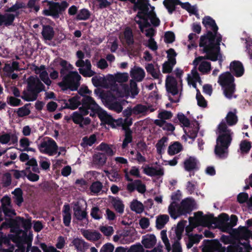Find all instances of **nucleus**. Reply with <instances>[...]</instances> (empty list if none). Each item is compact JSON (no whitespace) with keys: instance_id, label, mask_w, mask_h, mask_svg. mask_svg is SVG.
<instances>
[{"instance_id":"obj_1","label":"nucleus","mask_w":252,"mask_h":252,"mask_svg":"<svg viewBox=\"0 0 252 252\" xmlns=\"http://www.w3.org/2000/svg\"><path fill=\"white\" fill-rule=\"evenodd\" d=\"M81 102L82 106L79 107V110L83 115H89L91 117H94L97 115L101 121L108 123H112L114 127L116 126H121L122 129L125 130V137L122 145L123 148H125L126 147V119H119L112 122L111 117L102 110L94 99L89 96H84L81 99Z\"/></svg>"},{"instance_id":"obj_2","label":"nucleus","mask_w":252,"mask_h":252,"mask_svg":"<svg viewBox=\"0 0 252 252\" xmlns=\"http://www.w3.org/2000/svg\"><path fill=\"white\" fill-rule=\"evenodd\" d=\"M133 4V10L137 11L134 19L149 20L154 27H158L160 21L155 12V7L149 3V0H127Z\"/></svg>"},{"instance_id":"obj_3","label":"nucleus","mask_w":252,"mask_h":252,"mask_svg":"<svg viewBox=\"0 0 252 252\" xmlns=\"http://www.w3.org/2000/svg\"><path fill=\"white\" fill-rule=\"evenodd\" d=\"M27 92H24L21 97L27 101H32L36 100L38 94L45 91V86L41 81L36 77L30 76L27 79Z\"/></svg>"},{"instance_id":"obj_4","label":"nucleus","mask_w":252,"mask_h":252,"mask_svg":"<svg viewBox=\"0 0 252 252\" xmlns=\"http://www.w3.org/2000/svg\"><path fill=\"white\" fill-rule=\"evenodd\" d=\"M193 210V202L188 198L182 200L180 204L176 201H172L168 207V212L173 219L182 215L190 214Z\"/></svg>"},{"instance_id":"obj_5","label":"nucleus","mask_w":252,"mask_h":252,"mask_svg":"<svg viewBox=\"0 0 252 252\" xmlns=\"http://www.w3.org/2000/svg\"><path fill=\"white\" fill-rule=\"evenodd\" d=\"M233 134V133L220 134L217 137L214 152L220 158L224 159L227 158L228 148L232 140Z\"/></svg>"},{"instance_id":"obj_6","label":"nucleus","mask_w":252,"mask_h":252,"mask_svg":"<svg viewBox=\"0 0 252 252\" xmlns=\"http://www.w3.org/2000/svg\"><path fill=\"white\" fill-rule=\"evenodd\" d=\"M234 80V77L229 71H226L219 77L218 83L221 86L224 95L228 99L232 98L235 91Z\"/></svg>"},{"instance_id":"obj_7","label":"nucleus","mask_w":252,"mask_h":252,"mask_svg":"<svg viewBox=\"0 0 252 252\" xmlns=\"http://www.w3.org/2000/svg\"><path fill=\"white\" fill-rule=\"evenodd\" d=\"M26 239V233L21 230L18 229L15 235L10 234L8 236L3 233H1L0 234V246L3 244H8L9 242V240H11L13 242L17 243L19 248V249L16 250L15 252H28V248L26 251L25 248L21 246V243L25 242Z\"/></svg>"},{"instance_id":"obj_8","label":"nucleus","mask_w":252,"mask_h":252,"mask_svg":"<svg viewBox=\"0 0 252 252\" xmlns=\"http://www.w3.org/2000/svg\"><path fill=\"white\" fill-rule=\"evenodd\" d=\"M81 79V76L77 71H70L63 77L62 81L58 85L63 90L69 89L71 91H75L80 85Z\"/></svg>"},{"instance_id":"obj_9","label":"nucleus","mask_w":252,"mask_h":252,"mask_svg":"<svg viewBox=\"0 0 252 252\" xmlns=\"http://www.w3.org/2000/svg\"><path fill=\"white\" fill-rule=\"evenodd\" d=\"M222 40L221 35L218 33V32H212L211 31H207L206 34L201 35L200 38L199 46L202 47L204 45H209L211 46V43L215 45L217 51L220 52V43Z\"/></svg>"},{"instance_id":"obj_10","label":"nucleus","mask_w":252,"mask_h":252,"mask_svg":"<svg viewBox=\"0 0 252 252\" xmlns=\"http://www.w3.org/2000/svg\"><path fill=\"white\" fill-rule=\"evenodd\" d=\"M48 9H44L43 14L46 16H51L54 18L59 17V14L68 6L69 4L66 1H62L61 3L49 1Z\"/></svg>"},{"instance_id":"obj_11","label":"nucleus","mask_w":252,"mask_h":252,"mask_svg":"<svg viewBox=\"0 0 252 252\" xmlns=\"http://www.w3.org/2000/svg\"><path fill=\"white\" fill-rule=\"evenodd\" d=\"M58 146L56 142L51 138L46 137L38 145L39 151L50 156L57 153Z\"/></svg>"},{"instance_id":"obj_12","label":"nucleus","mask_w":252,"mask_h":252,"mask_svg":"<svg viewBox=\"0 0 252 252\" xmlns=\"http://www.w3.org/2000/svg\"><path fill=\"white\" fill-rule=\"evenodd\" d=\"M202 252H225V247L217 239L204 240Z\"/></svg>"},{"instance_id":"obj_13","label":"nucleus","mask_w":252,"mask_h":252,"mask_svg":"<svg viewBox=\"0 0 252 252\" xmlns=\"http://www.w3.org/2000/svg\"><path fill=\"white\" fill-rule=\"evenodd\" d=\"M128 173L127 171V181L130 182L127 184V190L130 193L137 190L140 193H144L146 190V185L140 180L136 179L133 180L128 176Z\"/></svg>"},{"instance_id":"obj_14","label":"nucleus","mask_w":252,"mask_h":252,"mask_svg":"<svg viewBox=\"0 0 252 252\" xmlns=\"http://www.w3.org/2000/svg\"><path fill=\"white\" fill-rule=\"evenodd\" d=\"M75 65L79 67V71L84 77H90L93 76L95 72L92 70V65L89 60H78Z\"/></svg>"},{"instance_id":"obj_15","label":"nucleus","mask_w":252,"mask_h":252,"mask_svg":"<svg viewBox=\"0 0 252 252\" xmlns=\"http://www.w3.org/2000/svg\"><path fill=\"white\" fill-rule=\"evenodd\" d=\"M229 216L225 213H222L219 215L217 220L218 227L222 232L229 233L232 228L233 225L229 222Z\"/></svg>"},{"instance_id":"obj_16","label":"nucleus","mask_w":252,"mask_h":252,"mask_svg":"<svg viewBox=\"0 0 252 252\" xmlns=\"http://www.w3.org/2000/svg\"><path fill=\"white\" fill-rule=\"evenodd\" d=\"M1 206L0 210L5 216L12 217L16 215L15 210L12 208L10 198L7 196H4L0 200Z\"/></svg>"},{"instance_id":"obj_17","label":"nucleus","mask_w":252,"mask_h":252,"mask_svg":"<svg viewBox=\"0 0 252 252\" xmlns=\"http://www.w3.org/2000/svg\"><path fill=\"white\" fill-rule=\"evenodd\" d=\"M32 70L34 71L35 74L39 75L40 80L46 85L50 86L51 84L52 81L49 77L48 73L46 70L44 65H41L40 66L33 65Z\"/></svg>"},{"instance_id":"obj_18","label":"nucleus","mask_w":252,"mask_h":252,"mask_svg":"<svg viewBox=\"0 0 252 252\" xmlns=\"http://www.w3.org/2000/svg\"><path fill=\"white\" fill-rule=\"evenodd\" d=\"M165 88L167 92L172 95H176L179 93L177 81L172 76H167L165 80Z\"/></svg>"},{"instance_id":"obj_19","label":"nucleus","mask_w":252,"mask_h":252,"mask_svg":"<svg viewBox=\"0 0 252 252\" xmlns=\"http://www.w3.org/2000/svg\"><path fill=\"white\" fill-rule=\"evenodd\" d=\"M210 45L211 46L207 45L202 46L203 47V52L206 54V56H204V59L213 62L217 61L218 60L220 52L217 51V49L214 48L215 45L213 44L212 42L211 43Z\"/></svg>"},{"instance_id":"obj_20","label":"nucleus","mask_w":252,"mask_h":252,"mask_svg":"<svg viewBox=\"0 0 252 252\" xmlns=\"http://www.w3.org/2000/svg\"><path fill=\"white\" fill-rule=\"evenodd\" d=\"M102 100L105 102L107 107L112 110H114L117 112H120L122 110L121 104L115 101V98L114 95H102Z\"/></svg>"},{"instance_id":"obj_21","label":"nucleus","mask_w":252,"mask_h":252,"mask_svg":"<svg viewBox=\"0 0 252 252\" xmlns=\"http://www.w3.org/2000/svg\"><path fill=\"white\" fill-rule=\"evenodd\" d=\"M230 72L236 77H240L244 74L245 70L242 63L239 61H233L230 63Z\"/></svg>"},{"instance_id":"obj_22","label":"nucleus","mask_w":252,"mask_h":252,"mask_svg":"<svg viewBox=\"0 0 252 252\" xmlns=\"http://www.w3.org/2000/svg\"><path fill=\"white\" fill-rule=\"evenodd\" d=\"M149 108V107H147V106L141 104H136L133 108L127 107V118L129 117L132 114L135 115L139 114L146 115L148 112Z\"/></svg>"},{"instance_id":"obj_23","label":"nucleus","mask_w":252,"mask_h":252,"mask_svg":"<svg viewBox=\"0 0 252 252\" xmlns=\"http://www.w3.org/2000/svg\"><path fill=\"white\" fill-rule=\"evenodd\" d=\"M187 127L188 128V130H184L186 135L193 141L194 140L197 136L200 128L198 122L196 120L194 121L191 123L189 127Z\"/></svg>"},{"instance_id":"obj_24","label":"nucleus","mask_w":252,"mask_h":252,"mask_svg":"<svg viewBox=\"0 0 252 252\" xmlns=\"http://www.w3.org/2000/svg\"><path fill=\"white\" fill-rule=\"evenodd\" d=\"M71 245L78 252H85L89 246L83 239L79 238H74L71 241Z\"/></svg>"},{"instance_id":"obj_25","label":"nucleus","mask_w":252,"mask_h":252,"mask_svg":"<svg viewBox=\"0 0 252 252\" xmlns=\"http://www.w3.org/2000/svg\"><path fill=\"white\" fill-rule=\"evenodd\" d=\"M83 114L78 112H74L72 115V120L73 122L76 124L79 125L80 126L83 127L84 126H87L90 124L91 120L89 118H84Z\"/></svg>"},{"instance_id":"obj_26","label":"nucleus","mask_w":252,"mask_h":252,"mask_svg":"<svg viewBox=\"0 0 252 252\" xmlns=\"http://www.w3.org/2000/svg\"><path fill=\"white\" fill-rule=\"evenodd\" d=\"M139 91L137 82L134 80H130L129 85L127 84V99L128 97L135 98L138 94Z\"/></svg>"},{"instance_id":"obj_27","label":"nucleus","mask_w":252,"mask_h":252,"mask_svg":"<svg viewBox=\"0 0 252 252\" xmlns=\"http://www.w3.org/2000/svg\"><path fill=\"white\" fill-rule=\"evenodd\" d=\"M81 232L87 240L91 241H96L101 237V234L95 230L82 229Z\"/></svg>"},{"instance_id":"obj_28","label":"nucleus","mask_w":252,"mask_h":252,"mask_svg":"<svg viewBox=\"0 0 252 252\" xmlns=\"http://www.w3.org/2000/svg\"><path fill=\"white\" fill-rule=\"evenodd\" d=\"M141 243L146 249L153 248L157 243V239L154 234H147L142 236Z\"/></svg>"},{"instance_id":"obj_29","label":"nucleus","mask_w":252,"mask_h":252,"mask_svg":"<svg viewBox=\"0 0 252 252\" xmlns=\"http://www.w3.org/2000/svg\"><path fill=\"white\" fill-rule=\"evenodd\" d=\"M14 144L18 142L17 136L12 133L1 132L0 133V143L7 144L10 141Z\"/></svg>"},{"instance_id":"obj_30","label":"nucleus","mask_w":252,"mask_h":252,"mask_svg":"<svg viewBox=\"0 0 252 252\" xmlns=\"http://www.w3.org/2000/svg\"><path fill=\"white\" fill-rule=\"evenodd\" d=\"M202 24L206 28H211L212 32H216L219 28L217 25L215 20L209 16H205L202 19Z\"/></svg>"},{"instance_id":"obj_31","label":"nucleus","mask_w":252,"mask_h":252,"mask_svg":"<svg viewBox=\"0 0 252 252\" xmlns=\"http://www.w3.org/2000/svg\"><path fill=\"white\" fill-rule=\"evenodd\" d=\"M73 215L77 220H86V223H87V213L85 210H82L78 204H76L73 207Z\"/></svg>"},{"instance_id":"obj_32","label":"nucleus","mask_w":252,"mask_h":252,"mask_svg":"<svg viewBox=\"0 0 252 252\" xmlns=\"http://www.w3.org/2000/svg\"><path fill=\"white\" fill-rule=\"evenodd\" d=\"M145 75L144 70L141 67L132 69L130 71L131 80H134L136 82L142 81Z\"/></svg>"},{"instance_id":"obj_33","label":"nucleus","mask_w":252,"mask_h":252,"mask_svg":"<svg viewBox=\"0 0 252 252\" xmlns=\"http://www.w3.org/2000/svg\"><path fill=\"white\" fill-rule=\"evenodd\" d=\"M82 104L81 100L79 96H74L69 99L65 103V107L72 110L76 109Z\"/></svg>"},{"instance_id":"obj_34","label":"nucleus","mask_w":252,"mask_h":252,"mask_svg":"<svg viewBox=\"0 0 252 252\" xmlns=\"http://www.w3.org/2000/svg\"><path fill=\"white\" fill-rule=\"evenodd\" d=\"M31 143L32 142L27 137L21 138L19 140L20 151L35 152V149L29 147Z\"/></svg>"},{"instance_id":"obj_35","label":"nucleus","mask_w":252,"mask_h":252,"mask_svg":"<svg viewBox=\"0 0 252 252\" xmlns=\"http://www.w3.org/2000/svg\"><path fill=\"white\" fill-rule=\"evenodd\" d=\"M12 194L13 195L12 198L14 202L20 207L24 202L22 189L20 188H16L12 192Z\"/></svg>"},{"instance_id":"obj_36","label":"nucleus","mask_w":252,"mask_h":252,"mask_svg":"<svg viewBox=\"0 0 252 252\" xmlns=\"http://www.w3.org/2000/svg\"><path fill=\"white\" fill-rule=\"evenodd\" d=\"M163 4L170 14L176 10V6L180 4V0H164Z\"/></svg>"},{"instance_id":"obj_37","label":"nucleus","mask_w":252,"mask_h":252,"mask_svg":"<svg viewBox=\"0 0 252 252\" xmlns=\"http://www.w3.org/2000/svg\"><path fill=\"white\" fill-rule=\"evenodd\" d=\"M106 159L107 158L104 154L98 153L94 155L93 162L98 166H102L106 163Z\"/></svg>"},{"instance_id":"obj_38","label":"nucleus","mask_w":252,"mask_h":252,"mask_svg":"<svg viewBox=\"0 0 252 252\" xmlns=\"http://www.w3.org/2000/svg\"><path fill=\"white\" fill-rule=\"evenodd\" d=\"M169 217L167 215H160L157 217L156 224L158 229H162L168 222Z\"/></svg>"},{"instance_id":"obj_39","label":"nucleus","mask_w":252,"mask_h":252,"mask_svg":"<svg viewBox=\"0 0 252 252\" xmlns=\"http://www.w3.org/2000/svg\"><path fill=\"white\" fill-rule=\"evenodd\" d=\"M0 17L2 25L5 27L12 25L15 18L14 14L10 13L0 14Z\"/></svg>"},{"instance_id":"obj_40","label":"nucleus","mask_w":252,"mask_h":252,"mask_svg":"<svg viewBox=\"0 0 252 252\" xmlns=\"http://www.w3.org/2000/svg\"><path fill=\"white\" fill-rule=\"evenodd\" d=\"M184 167L187 171H191L194 169H197V161L196 159L190 157L184 161Z\"/></svg>"},{"instance_id":"obj_41","label":"nucleus","mask_w":252,"mask_h":252,"mask_svg":"<svg viewBox=\"0 0 252 252\" xmlns=\"http://www.w3.org/2000/svg\"><path fill=\"white\" fill-rule=\"evenodd\" d=\"M98 150L103 152L108 156H113L115 151L113 149L112 145H109L105 143H101L96 148Z\"/></svg>"},{"instance_id":"obj_42","label":"nucleus","mask_w":252,"mask_h":252,"mask_svg":"<svg viewBox=\"0 0 252 252\" xmlns=\"http://www.w3.org/2000/svg\"><path fill=\"white\" fill-rule=\"evenodd\" d=\"M42 35L45 40H51L54 36L53 28L50 26H43Z\"/></svg>"},{"instance_id":"obj_43","label":"nucleus","mask_w":252,"mask_h":252,"mask_svg":"<svg viewBox=\"0 0 252 252\" xmlns=\"http://www.w3.org/2000/svg\"><path fill=\"white\" fill-rule=\"evenodd\" d=\"M188 238H187L188 240L186 241L187 247L188 249H190L194 244H197L200 241V239L202 238V236L199 234H188Z\"/></svg>"},{"instance_id":"obj_44","label":"nucleus","mask_w":252,"mask_h":252,"mask_svg":"<svg viewBox=\"0 0 252 252\" xmlns=\"http://www.w3.org/2000/svg\"><path fill=\"white\" fill-rule=\"evenodd\" d=\"M144 173L147 175L151 177L156 176H162L163 175V171L162 169L157 170L153 167L146 166L144 169Z\"/></svg>"},{"instance_id":"obj_45","label":"nucleus","mask_w":252,"mask_h":252,"mask_svg":"<svg viewBox=\"0 0 252 252\" xmlns=\"http://www.w3.org/2000/svg\"><path fill=\"white\" fill-rule=\"evenodd\" d=\"M183 150L182 144L179 142H175L168 147V154L170 156L179 153Z\"/></svg>"},{"instance_id":"obj_46","label":"nucleus","mask_w":252,"mask_h":252,"mask_svg":"<svg viewBox=\"0 0 252 252\" xmlns=\"http://www.w3.org/2000/svg\"><path fill=\"white\" fill-rule=\"evenodd\" d=\"M130 209L136 213L137 214H141L144 211V206L143 204L136 199L133 200L130 205Z\"/></svg>"},{"instance_id":"obj_47","label":"nucleus","mask_w":252,"mask_h":252,"mask_svg":"<svg viewBox=\"0 0 252 252\" xmlns=\"http://www.w3.org/2000/svg\"><path fill=\"white\" fill-rule=\"evenodd\" d=\"M147 72L151 75L154 79H158L161 75L158 67L157 69L155 68L154 64L152 63H148L146 66Z\"/></svg>"},{"instance_id":"obj_48","label":"nucleus","mask_w":252,"mask_h":252,"mask_svg":"<svg viewBox=\"0 0 252 252\" xmlns=\"http://www.w3.org/2000/svg\"><path fill=\"white\" fill-rule=\"evenodd\" d=\"M214 219L213 214L205 215L198 219V222L201 225L206 226L211 224Z\"/></svg>"},{"instance_id":"obj_49","label":"nucleus","mask_w":252,"mask_h":252,"mask_svg":"<svg viewBox=\"0 0 252 252\" xmlns=\"http://www.w3.org/2000/svg\"><path fill=\"white\" fill-rule=\"evenodd\" d=\"M63 220L65 226H69L71 221V214L70 207L68 205H65L63 210Z\"/></svg>"},{"instance_id":"obj_50","label":"nucleus","mask_w":252,"mask_h":252,"mask_svg":"<svg viewBox=\"0 0 252 252\" xmlns=\"http://www.w3.org/2000/svg\"><path fill=\"white\" fill-rule=\"evenodd\" d=\"M225 120L227 124L229 126H232L236 125L238 122V117L235 113L232 111H229L226 116Z\"/></svg>"},{"instance_id":"obj_51","label":"nucleus","mask_w":252,"mask_h":252,"mask_svg":"<svg viewBox=\"0 0 252 252\" xmlns=\"http://www.w3.org/2000/svg\"><path fill=\"white\" fill-rule=\"evenodd\" d=\"M176 63L174 60L165 61L162 64V71L163 73H170L172 72L173 67Z\"/></svg>"},{"instance_id":"obj_52","label":"nucleus","mask_w":252,"mask_h":252,"mask_svg":"<svg viewBox=\"0 0 252 252\" xmlns=\"http://www.w3.org/2000/svg\"><path fill=\"white\" fill-rule=\"evenodd\" d=\"M178 121L183 124L185 127H189L191 125L189 120L182 113L178 114L177 119H175L173 122L176 123Z\"/></svg>"},{"instance_id":"obj_53","label":"nucleus","mask_w":252,"mask_h":252,"mask_svg":"<svg viewBox=\"0 0 252 252\" xmlns=\"http://www.w3.org/2000/svg\"><path fill=\"white\" fill-rule=\"evenodd\" d=\"M185 222H186V221L182 220L179 221L177 224L175 229V234L178 240H180L182 238V234L185 229Z\"/></svg>"},{"instance_id":"obj_54","label":"nucleus","mask_w":252,"mask_h":252,"mask_svg":"<svg viewBox=\"0 0 252 252\" xmlns=\"http://www.w3.org/2000/svg\"><path fill=\"white\" fill-rule=\"evenodd\" d=\"M168 140V138L165 136L162 137L160 140H159L156 145L157 148V153L161 155L163 153V149L165 146V143Z\"/></svg>"},{"instance_id":"obj_55","label":"nucleus","mask_w":252,"mask_h":252,"mask_svg":"<svg viewBox=\"0 0 252 252\" xmlns=\"http://www.w3.org/2000/svg\"><path fill=\"white\" fill-rule=\"evenodd\" d=\"M134 21L138 25L140 32L142 33L145 32V28L150 27L152 25L149 20L134 19Z\"/></svg>"},{"instance_id":"obj_56","label":"nucleus","mask_w":252,"mask_h":252,"mask_svg":"<svg viewBox=\"0 0 252 252\" xmlns=\"http://www.w3.org/2000/svg\"><path fill=\"white\" fill-rule=\"evenodd\" d=\"M252 148L251 142L246 140H242L240 144V149L242 154H248Z\"/></svg>"},{"instance_id":"obj_57","label":"nucleus","mask_w":252,"mask_h":252,"mask_svg":"<svg viewBox=\"0 0 252 252\" xmlns=\"http://www.w3.org/2000/svg\"><path fill=\"white\" fill-rule=\"evenodd\" d=\"M12 177L10 173L6 172L4 173L1 178V183L3 187H7L11 184Z\"/></svg>"},{"instance_id":"obj_58","label":"nucleus","mask_w":252,"mask_h":252,"mask_svg":"<svg viewBox=\"0 0 252 252\" xmlns=\"http://www.w3.org/2000/svg\"><path fill=\"white\" fill-rule=\"evenodd\" d=\"M102 187L103 185L101 182L96 181L92 183L90 189L93 193L98 194L101 191Z\"/></svg>"},{"instance_id":"obj_59","label":"nucleus","mask_w":252,"mask_h":252,"mask_svg":"<svg viewBox=\"0 0 252 252\" xmlns=\"http://www.w3.org/2000/svg\"><path fill=\"white\" fill-rule=\"evenodd\" d=\"M211 69V63L207 61H202L200 63L198 70L203 73H207Z\"/></svg>"},{"instance_id":"obj_60","label":"nucleus","mask_w":252,"mask_h":252,"mask_svg":"<svg viewBox=\"0 0 252 252\" xmlns=\"http://www.w3.org/2000/svg\"><path fill=\"white\" fill-rule=\"evenodd\" d=\"M111 79L120 83H124L126 82V73L118 72L114 75H111Z\"/></svg>"},{"instance_id":"obj_61","label":"nucleus","mask_w":252,"mask_h":252,"mask_svg":"<svg viewBox=\"0 0 252 252\" xmlns=\"http://www.w3.org/2000/svg\"><path fill=\"white\" fill-rule=\"evenodd\" d=\"M196 98L197 101V105L201 107L205 108L207 107V102L203 96L201 94L199 89H197Z\"/></svg>"},{"instance_id":"obj_62","label":"nucleus","mask_w":252,"mask_h":252,"mask_svg":"<svg viewBox=\"0 0 252 252\" xmlns=\"http://www.w3.org/2000/svg\"><path fill=\"white\" fill-rule=\"evenodd\" d=\"M113 205L116 210L120 213H123L124 211L125 205L122 202L117 199L113 200Z\"/></svg>"},{"instance_id":"obj_63","label":"nucleus","mask_w":252,"mask_h":252,"mask_svg":"<svg viewBox=\"0 0 252 252\" xmlns=\"http://www.w3.org/2000/svg\"><path fill=\"white\" fill-rule=\"evenodd\" d=\"M227 123L226 124V123L223 121H222L221 123L219 125L218 130L219 134L222 133H233V132L231 131V129H228L227 128Z\"/></svg>"},{"instance_id":"obj_64","label":"nucleus","mask_w":252,"mask_h":252,"mask_svg":"<svg viewBox=\"0 0 252 252\" xmlns=\"http://www.w3.org/2000/svg\"><path fill=\"white\" fill-rule=\"evenodd\" d=\"M127 252H145L143 246L140 243L132 245Z\"/></svg>"}]
</instances>
